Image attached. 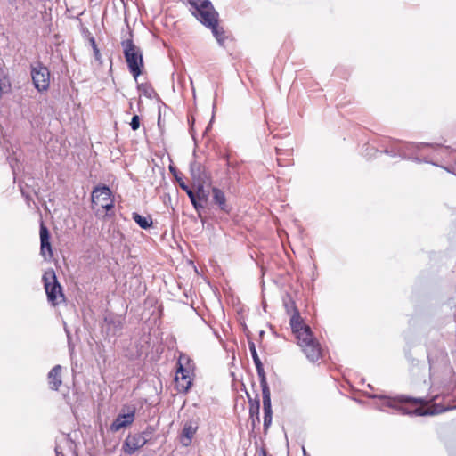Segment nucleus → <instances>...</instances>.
Returning a JSON list of instances; mask_svg holds the SVG:
<instances>
[{
  "label": "nucleus",
  "instance_id": "nucleus-12",
  "mask_svg": "<svg viewBox=\"0 0 456 456\" xmlns=\"http://www.w3.org/2000/svg\"><path fill=\"white\" fill-rule=\"evenodd\" d=\"M199 428L197 420H189L184 423L182 432L180 434V442L183 446H189L191 444L192 438Z\"/></svg>",
  "mask_w": 456,
  "mask_h": 456
},
{
  "label": "nucleus",
  "instance_id": "nucleus-20",
  "mask_svg": "<svg viewBox=\"0 0 456 456\" xmlns=\"http://www.w3.org/2000/svg\"><path fill=\"white\" fill-rule=\"evenodd\" d=\"M260 386L262 388L263 403H271V392L265 377L260 378Z\"/></svg>",
  "mask_w": 456,
  "mask_h": 456
},
{
  "label": "nucleus",
  "instance_id": "nucleus-17",
  "mask_svg": "<svg viewBox=\"0 0 456 456\" xmlns=\"http://www.w3.org/2000/svg\"><path fill=\"white\" fill-rule=\"evenodd\" d=\"M133 220L142 229H149L152 226V219L150 216H143L134 212L132 214Z\"/></svg>",
  "mask_w": 456,
  "mask_h": 456
},
{
  "label": "nucleus",
  "instance_id": "nucleus-8",
  "mask_svg": "<svg viewBox=\"0 0 456 456\" xmlns=\"http://www.w3.org/2000/svg\"><path fill=\"white\" fill-rule=\"evenodd\" d=\"M31 77L34 86L39 92L47 91L50 86L51 73L47 67L37 62L31 68Z\"/></svg>",
  "mask_w": 456,
  "mask_h": 456
},
{
  "label": "nucleus",
  "instance_id": "nucleus-4",
  "mask_svg": "<svg viewBox=\"0 0 456 456\" xmlns=\"http://www.w3.org/2000/svg\"><path fill=\"white\" fill-rule=\"evenodd\" d=\"M121 45L128 69L134 78L137 79V77L142 74V69L144 68L142 53L141 49L134 44L132 38L123 40Z\"/></svg>",
  "mask_w": 456,
  "mask_h": 456
},
{
  "label": "nucleus",
  "instance_id": "nucleus-2",
  "mask_svg": "<svg viewBox=\"0 0 456 456\" xmlns=\"http://www.w3.org/2000/svg\"><path fill=\"white\" fill-rule=\"evenodd\" d=\"M437 398V395L428 400L401 395L394 400L392 406L403 414L417 416L437 415L454 409L453 406L436 403Z\"/></svg>",
  "mask_w": 456,
  "mask_h": 456
},
{
  "label": "nucleus",
  "instance_id": "nucleus-21",
  "mask_svg": "<svg viewBox=\"0 0 456 456\" xmlns=\"http://www.w3.org/2000/svg\"><path fill=\"white\" fill-rule=\"evenodd\" d=\"M259 410H260V403L258 400H256L255 402L250 401V408H249V414L251 418H256L257 422L260 421L259 418Z\"/></svg>",
  "mask_w": 456,
  "mask_h": 456
},
{
  "label": "nucleus",
  "instance_id": "nucleus-22",
  "mask_svg": "<svg viewBox=\"0 0 456 456\" xmlns=\"http://www.w3.org/2000/svg\"><path fill=\"white\" fill-rule=\"evenodd\" d=\"M131 128L136 131L140 127V118L138 115H134L130 122Z\"/></svg>",
  "mask_w": 456,
  "mask_h": 456
},
{
  "label": "nucleus",
  "instance_id": "nucleus-19",
  "mask_svg": "<svg viewBox=\"0 0 456 456\" xmlns=\"http://www.w3.org/2000/svg\"><path fill=\"white\" fill-rule=\"evenodd\" d=\"M250 351H251L252 358H253V361H254V363H255V366L257 370V374H258L259 378L265 377V372L263 364L260 361V358L256 353V350L254 345H252V346L250 347Z\"/></svg>",
  "mask_w": 456,
  "mask_h": 456
},
{
  "label": "nucleus",
  "instance_id": "nucleus-18",
  "mask_svg": "<svg viewBox=\"0 0 456 456\" xmlns=\"http://www.w3.org/2000/svg\"><path fill=\"white\" fill-rule=\"evenodd\" d=\"M263 409H264V429L266 431L272 424V419H273L272 403H263Z\"/></svg>",
  "mask_w": 456,
  "mask_h": 456
},
{
  "label": "nucleus",
  "instance_id": "nucleus-26",
  "mask_svg": "<svg viewBox=\"0 0 456 456\" xmlns=\"http://www.w3.org/2000/svg\"><path fill=\"white\" fill-rule=\"evenodd\" d=\"M184 191L186 192V194L188 195V197L190 199H192L193 196H195L193 191L190 187L187 189V191Z\"/></svg>",
  "mask_w": 456,
  "mask_h": 456
},
{
  "label": "nucleus",
  "instance_id": "nucleus-7",
  "mask_svg": "<svg viewBox=\"0 0 456 456\" xmlns=\"http://www.w3.org/2000/svg\"><path fill=\"white\" fill-rule=\"evenodd\" d=\"M92 208L95 212L109 211L114 208L112 191L106 185H98L94 188L91 194Z\"/></svg>",
  "mask_w": 456,
  "mask_h": 456
},
{
  "label": "nucleus",
  "instance_id": "nucleus-5",
  "mask_svg": "<svg viewBox=\"0 0 456 456\" xmlns=\"http://www.w3.org/2000/svg\"><path fill=\"white\" fill-rule=\"evenodd\" d=\"M43 282L47 296L48 302L56 306L65 301V295L59 281L55 272L53 269L47 270L43 274Z\"/></svg>",
  "mask_w": 456,
  "mask_h": 456
},
{
  "label": "nucleus",
  "instance_id": "nucleus-16",
  "mask_svg": "<svg viewBox=\"0 0 456 456\" xmlns=\"http://www.w3.org/2000/svg\"><path fill=\"white\" fill-rule=\"evenodd\" d=\"M206 28L211 29L214 37L219 43H223L225 38V31L224 29L219 25V18L215 20V21H212V24L207 25Z\"/></svg>",
  "mask_w": 456,
  "mask_h": 456
},
{
  "label": "nucleus",
  "instance_id": "nucleus-29",
  "mask_svg": "<svg viewBox=\"0 0 456 456\" xmlns=\"http://www.w3.org/2000/svg\"><path fill=\"white\" fill-rule=\"evenodd\" d=\"M227 165L229 167H233L232 163L230 161L229 158L227 157Z\"/></svg>",
  "mask_w": 456,
  "mask_h": 456
},
{
  "label": "nucleus",
  "instance_id": "nucleus-1",
  "mask_svg": "<svg viewBox=\"0 0 456 456\" xmlns=\"http://www.w3.org/2000/svg\"><path fill=\"white\" fill-rule=\"evenodd\" d=\"M286 312L290 315L289 324L297 346L305 357L316 362L323 357V349L314 337L311 328L306 325L293 300L285 303Z\"/></svg>",
  "mask_w": 456,
  "mask_h": 456
},
{
  "label": "nucleus",
  "instance_id": "nucleus-23",
  "mask_svg": "<svg viewBox=\"0 0 456 456\" xmlns=\"http://www.w3.org/2000/svg\"><path fill=\"white\" fill-rule=\"evenodd\" d=\"M93 51H94V55L95 60L97 61H99L100 63H102V55H101L98 46L93 48Z\"/></svg>",
  "mask_w": 456,
  "mask_h": 456
},
{
  "label": "nucleus",
  "instance_id": "nucleus-14",
  "mask_svg": "<svg viewBox=\"0 0 456 456\" xmlns=\"http://www.w3.org/2000/svg\"><path fill=\"white\" fill-rule=\"evenodd\" d=\"M61 371L62 368L61 365H55L48 373V384L50 388L53 390H59L61 385L62 384L61 380Z\"/></svg>",
  "mask_w": 456,
  "mask_h": 456
},
{
  "label": "nucleus",
  "instance_id": "nucleus-15",
  "mask_svg": "<svg viewBox=\"0 0 456 456\" xmlns=\"http://www.w3.org/2000/svg\"><path fill=\"white\" fill-rule=\"evenodd\" d=\"M212 197L215 204L218 205L219 208L224 212H228V206L226 204V198L224 191L216 187L212 188Z\"/></svg>",
  "mask_w": 456,
  "mask_h": 456
},
{
  "label": "nucleus",
  "instance_id": "nucleus-6",
  "mask_svg": "<svg viewBox=\"0 0 456 456\" xmlns=\"http://www.w3.org/2000/svg\"><path fill=\"white\" fill-rule=\"evenodd\" d=\"M188 3L193 8L191 14L205 27L219 18L209 0H188Z\"/></svg>",
  "mask_w": 456,
  "mask_h": 456
},
{
  "label": "nucleus",
  "instance_id": "nucleus-27",
  "mask_svg": "<svg viewBox=\"0 0 456 456\" xmlns=\"http://www.w3.org/2000/svg\"><path fill=\"white\" fill-rule=\"evenodd\" d=\"M89 43H90V45H91L92 48H94V47H96V46H97V44H96L95 39H94V37H91L89 38Z\"/></svg>",
  "mask_w": 456,
  "mask_h": 456
},
{
  "label": "nucleus",
  "instance_id": "nucleus-25",
  "mask_svg": "<svg viewBox=\"0 0 456 456\" xmlns=\"http://www.w3.org/2000/svg\"><path fill=\"white\" fill-rule=\"evenodd\" d=\"M6 86L4 79L0 76V98L2 97L4 87Z\"/></svg>",
  "mask_w": 456,
  "mask_h": 456
},
{
  "label": "nucleus",
  "instance_id": "nucleus-24",
  "mask_svg": "<svg viewBox=\"0 0 456 456\" xmlns=\"http://www.w3.org/2000/svg\"><path fill=\"white\" fill-rule=\"evenodd\" d=\"M176 180L178 182L180 188L183 191H187L189 186L184 183V181L182 178H178V177H176Z\"/></svg>",
  "mask_w": 456,
  "mask_h": 456
},
{
  "label": "nucleus",
  "instance_id": "nucleus-30",
  "mask_svg": "<svg viewBox=\"0 0 456 456\" xmlns=\"http://www.w3.org/2000/svg\"><path fill=\"white\" fill-rule=\"evenodd\" d=\"M277 162H278V165H279V166H282V164H281V159H280L279 158L277 159Z\"/></svg>",
  "mask_w": 456,
  "mask_h": 456
},
{
  "label": "nucleus",
  "instance_id": "nucleus-3",
  "mask_svg": "<svg viewBox=\"0 0 456 456\" xmlns=\"http://www.w3.org/2000/svg\"><path fill=\"white\" fill-rule=\"evenodd\" d=\"M195 364L189 355L180 354L175 378V388L179 393H187L192 385Z\"/></svg>",
  "mask_w": 456,
  "mask_h": 456
},
{
  "label": "nucleus",
  "instance_id": "nucleus-9",
  "mask_svg": "<svg viewBox=\"0 0 456 456\" xmlns=\"http://www.w3.org/2000/svg\"><path fill=\"white\" fill-rule=\"evenodd\" d=\"M144 432L129 434L123 444L122 451L125 454L132 455L141 448H142L148 442L147 438L144 436Z\"/></svg>",
  "mask_w": 456,
  "mask_h": 456
},
{
  "label": "nucleus",
  "instance_id": "nucleus-31",
  "mask_svg": "<svg viewBox=\"0 0 456 456\" xmlns=\"http://www.w3.org/2000/svg\"><path fill=\"white\" fill-rule=\"evenodd\" d=\"M276 153L279 155L280 154V150L276 148Z\"/></svg>",
  "mask_w": 456,
  "mask_h": 456
},
{
  "label": "nucleus",
  "instance_id": "nucleus-10",
  "mask_svg": "<svg viewBox=\"0 0 456 456\" xmlns=\"http://www.w3.org/2000/svg\"><path fill=\"white\" fill-rule=\"evenodd\" d=\"M135 408L134 406H127L126 412L119 413L118 417L110 425L112 432H118L122 428L131 426L134 420Z\"/></svg>",
  "mask_w": 456,
  "mask_h": 456
},
{
  "label": "nucleus",
  "instance_id": "nucleus-13",
  "mask_svg": "<svg viewBox=\"0 0 456 456\" xmlns=\"http://www.w3.org/2000/svg\"><path fill=\"white\" fill-rule=\"evenodd\" d=\"M190 173L192 179L200 184L210 181L209 173L206 170L205 167L198 161L191 163Z\"/></svg>",
  "mask_w": 456,
  "mask_h": 456
},
{
  "label": "nucleus",
  "instance_id": "nucleus-32",
  "mask_svg": "<svg viewBox=\"0 0 456 456\" xmlns=\"http://www.w3.org/2000/svg\"><path fill=\"white\" fill-rule=\"evenodd\" d=\"M263 456H267L265 452H264V455Z\"/></svg>",
  "mask_w": 456,
  "mask_h": 456
},
{
  "label": "nucleus",
  "instance_id": "nucleus-33",
  "mask_svg": "<svg viewBox=\"0 0 456 456\" xmlns=\"http://www.w3.org/2000/svg\"><path fill=\"white\" fill-rule=\"evenodd\" d=\"M453 407H454V409H456V405H455V406H453Z\"/></svg>",
  "mask_w": 456,
  "mask_h": 456
},
{
  "label": "nucleus",
  "instance_id": "nucleus-28",
  "mask_svg": "<svg viewBox=\"0 0 456 456\" xmlns=\"http://www.w3.org/2000/svg\"><path fill=\"white\" fill-rule=\"evenodd\" d=\"M192 205L194 206L195 208H198V203H197V200H196V196H193L192 199H190Z\"/></svg>",
  "mask_w": 456,
  "mask_h": 456
},
{
  "label": "nucleus",
  "instance_id": "nucleus-11",
  "mask_svg": "<svg viewBox=\"0 0 456 456\" xmlns=\"http://www.w3.org/2000/svg\"><path fill=\"white\" fill-rule=\"evenodd\" d=\"M40 254L45 260H50L53 256L52 245L50 242V232L48 228L45 225L44 222L42 221L40 224Z\"/></svg>",
  "mask_w": 456,
  "mask_h": 456
}]
</instances>
